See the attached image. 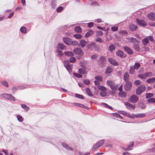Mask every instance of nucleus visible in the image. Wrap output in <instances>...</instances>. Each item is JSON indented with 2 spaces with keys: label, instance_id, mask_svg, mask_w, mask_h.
I'll return each mask as SVG.
<instances>
[{
  "label": "nucleus",
  "instance_id": "dca6fc26",
  "mask_svg": "<svg viewBox=\"0 0 155 155\" xmlns=\"http://www.w3.org/2000/svg\"><path fill=\"white\" fill-rule=\"evenodd\" d=\"M124 48L126 51L129 54H133L132 50L129 47L126 46L124 47Z\"/></svg>",
  "mask_w": 155,
  "mask_h": 155
},
{
  "label": "nucleus",
  "instance_id": "412c9836",
  "mask_svg": "<svg viewBox=\"0 0 155 155\" xmlns=\"http://www.w3.org/2000/svg\"><path fill=\"white\" fill-rule=\"evenodd\" d=\"M137 27L134 24H131L129 26L130 29L131 31H134L137 28Z\"/></svg>",
  "mask_w": 155,
  "mask_h": 155
},
{
  "label": "nucleus",
  "instance_id": "de8ad7c7",
  "mask_svg": "<svg viewBox=\"0 0 155 155\" xmlns=\"http://www.w3.org/2000/svg\"><path fill=\"white\" fill-rule=\"evenodd\" d=\"M76 61V58L74 57H71L70 59V61L71 63H74Z\"/></svg>",
  "mask_w": 155,
  "mask_h": 155
},
{
  "label": "nucleus",
  "instance_id": "a878e982",
  "mask_svg": "<svg viewBox=\"0 0 155 155\" xmlns=\"http://www.w3.org/2000/svg\"><path fill=\"white\" fill-rule=\"evenodd\" d=\"M119 95L121 97H125L127 96V93L125 92L122 91L119 92Z\"/></svg>",
  "mask_w": 155,
  "mask_h": 155
},
{
  "label": "nucleus",
  "instance_id": "bb28decb",
  "mask_svg": "<svg viewBox=\"0 0 155 155\" xmlns=\"http://www.w3.org/2000/svg\"><path fill=\"white\" fill-rule=\"evenodd\" d=\"M62 145L63 146L66 148V149L69 150H73V148L71 147H70L66 143H62Z\"/></svg>",
  "mask_w": 155,
  "mask_h": 155
},
{
  "label": "nucleus",
  "instance_id": "bf43d9fd",
  "mask_svg": "<svg viewBox=\"0 0 155 155\" xmlns=\"http://www.w3.org/2000/svg\"><path fill=\"white\" fill-rule=\"evenodd\" d=\"M148 101L150 103H155V99L154 98H150L148 100Z\"/></svg>",
  "mask_w": 155,
  "mask_h": 155
},
{
  "label": "nucleus",
  "instance_id": "473e14b6",
  "mask_svg": "<svg viewBox=\"0 0 155 155\" xmlns=\"http://www.w3.org/2000/svg\"><path fill=\"white\" fill-rule=\"evenodd\" d=\"M78 72L81 74H84L87 73L86 71L82 68H80L78 69Z\"/></svg>",
  "mask_w": 155,
  "mask_h": 155
},
{
  "label": "nucleus",
  "instance_id": "c85d7f7f",
  "mask_svg": "<svg viewBox=\"0 0 155 155\" xmlns=\"http://www.w3.org/2000/svg\"><path fill=\"white\" fill-rule=\"evenodd\" d=\"M64 53L65 55L68 56H72L74 55V54L72 51H68V52H65Z\"/></svg>",
  "mask_w": 155,
  "mask_h": 155
},
{
  "label": "nucleus",
  "instance_id": "423d86ee",
  "mask_svg": "<svg viewBox=\"0 0 155 155\" xmlns=\"http://www.w3.org/2000/svg\"><path fill=\"white\" fill-rule=\"evenodd\" d=\"M132 87V84L130 81H127L124 85V89L125 90L128 91H130Z\"/></svg>",
  "mask_w": 155,
  "mask_h": 155
},
{
  "label": "nucleus",
  "instance_id": "864d4df0",
  "mask_svg": "<svg viewBox=\"0 0 155 155\" xmlns=\"http://www.w3.org/2000/svg\"><path fill=\"white\" fill-rule=\"evenodd\" d=\"M103 35V32L102 31H98L96 32V35L97 36H101Z\"/></svg>",
  "mask_w": 155,
  "mask_h": 155
},
{
  "label": "nucleus",
  "instance_id": "052dcab7",
  "mask_svg": "<svg viewBox=\"0 0 155 155\" xmlns=\"http://www.w3.org/2000/svg\"><path fill=\"white\" fill-rule=\"evenodd\" d=\"M17 118L18 120L20 122H22L23 120L22 117L20 115H18L17 116Z\"/></svg>",
  "mask_w": 155,
  "mask_h": 155
},
{
  "label": "nucleus",
  "instance_id": "2eb2a0df",
  "mask_svg": "<svg viewBox=\"0 0 155 155\" xmlns=\"http://www.w3.org/2000/svg\"><path fill=\"white\" fill-rule=\"evenodd\" d=\"M87 43V42L84 39H81L80 41V44L81 47L84 48L85 46Z\"/></svg>",
  "mask_w": 155,
  "mask_h": 155
},
{
  "label": "nucleus",
  "instance_id": "09e8293b",
  "mask_svg": "<svg viewBox=\"0 0 155 155\" xmlns=\"http://www.w3.org/2000/svg\"><path fill=\"white\" fill-rule=\"evenodd\" d=\"M95 79L101 81H102L103 80L102 77L101 76H96L95 77Z\"/></svg>",
  "mask_w": 155,
  "mask_h": 155
},
{
  "label": "nucleus",
  "instance_id": "a19ab883",
  "mask_svg": "<svg viewBox=\"0 0 155 155\" xmlns=\"http://www.w3.org/2000/svg\"><path fill=\"white\" fill-rule=\"evenodd\" d=\"M101 105H104V107H107L109 109L111 110L113 109V108L109 106L108 104H107L105 103H102L101 104Z\"/></svg>",
  "mask_w": 155,
  "mask_h": 155
},
{
  "label": "nucleus",
  "instance_id": "f8f14e48",
  "mask_svg": "<svg viewBox=\"0 0 155 155\" xmlns=\"http://www.w3.org/2000/svg\"><path fill=\"white\" fill-rule=\"evenodd\" d=\"M109 62L112 65L114 66L118 65V63L114 59L112 58H109L108 59Z\"/></svg>",
  "mask_w": 155,
  "mask_h": 155
},
{
  "label": "nucleus",
  "instance_id": "4468645a",
  "mask_svg": "<svg viewBox=\"0 0 155 155\" xmlns=\"http://www.w3.org/2000/svg\"><path fill=\"white\" fill-rule=\"evenodd\" d=\"M74 51L75 53L78 55H82L83 54V52L82 49L79 48H77L74 49Z\"/></svg>",
  "mask_w": 155,
  "mask_h": 155
},
{
  "label": "nucleus",
  "instance_id": "39448f33",
  "mask_svg": "<svg viewBox=\"0 0 155 155\" xmlns=\"http://www.w3.org/2000/svg\"><path fill=\"white\" fill-rule=\"evenodd\" d=\"M64 65L67 70L69 72H71L72 70V65L70 64V63L68 61L66 60L64 61Z\"/></svg>",
  "mask_w": 155,
  "mask_h": 155
},
{
  "label": "nucleus",
  "instance_id": "f3484780",
  "mask_svg": "<svg viewBox=\"0 0 155 155\" xmlns=\"http://www.w3.org/2000/svg\"><path fill=\"white\" fill-rule=\"evenodd\" d=\"M57 49L60 48L61 49H64L66 48L65 46L63 44L60 43H58L57 45Z\"/></svg>",
  "mask_w": 155,
  "mask_h": 155
},
{
  "label": "nucleus",
  "instance_id": "0eeeda50",
  "mask_svg": "<svg viewBox=\"0 0 155 155\" xmlns=\"http://www.w3.org/2000/svg\"><path fill=\"white\" fill-rule=\"evenodd\" d=\"M138 100V97L134 94L132 95L130 97V101L132 103H135Z\"/></svg>",
  "mask_w": 155,
  "mask_h": 155
},
{
  "label": "nucleus",
  "instance_id": "680f3d73",
  "mask_svg": "<svg viewBox=\"0 0 155 155\" xmlns=\"http://www.w3.org/2000/svg\"><path fill=\"white\" fill-rule=\"evenodd\" d=\"M78 42L76 41H71V45H78Z\"/></svg>",
  "mask_w": 155,
  "mask_h": 155
},
{
  "label": "nucleus",
  "instance_id": "5fc2aeb1",
  "mask_svg": "<svg viewBox=\"0 0 155 155\" xmlns=\"http://www.w3.org/2000/svg\"><path fill=\"white\" fill-rule=\"evenodd\" d=\"M135 69L132 66L131 67L130 70L129 72L130 74H133L135 70Z\"/></svg>",
  "mask_w": 155,
  "mask_h": 155
},
{
  "label": "nucleus",
  "instance_id": "4be33fe9",
  "mask_svg": "<svg viewBox=\"0 0 155 155\" xmlns=\"http://www.w3.org/2000/svg\"><path fill=\"white\" fill-rule=\"evenodd\" d=\"M94 33V31L92 30H89L88 32H87L85 35V37H88L90 36L91 35H92Z\"/></svg>",
  "mask_w": 155,
  "mask_h": 155
},
{
  "label": "nucleus",
  "instance_id": "13d9d810",
  "mask_svg": "<svg viewBox=\"0 0 155 155\" xmlns=\"http://www.w3.org/2000/svg\"><path fill=\"white\" fill-rule=\"evenodd\" d=\"M141 81L139 80H136L135 81L134 84L136 85L140 84H141Z\"/></svg>",
  "mask_w": 155,
  "mask_h": 155
},
{
  "label": "nucleus",
  "instance_id": "0e129e2a",
  "mask_svg": "<svg viewBox=\"0 0 155 155\" xmlns=\"http://www.w3.org/2000/svg\"><path fill=\"white\" fill-rule=\"evenodd\" d=\"M63 9V8L62 7H60L57 8L56 9V11L58 12H60L61 11H62Z\"/></svg>",
  "mask_w": 155,
  "mask_h": 155
},
{
  "label": "nucleus",
  "instance_id": "3c124183",
  "mask_svg": "<svg viewBox=\"0 0 155 155\" xmlns=\"http://www.w3.org/2000/svg\"><path fill=\"white\" fill-rule=\"evenodd\" d=\"M104 142V140H101L100 141L97 142L98 144V146L100 147L101 145H102Z\"/></svg>",
  "mask_w": 155,
  "mask_h": 155
},
{
  "label": "nucleus",
  "instance_id": "7ed1b4c3",
  "mask_svg": "<svg viewBox=\"0 0 155 155\" xmlns=\"http://www.w3.org/2000/svg\"><path fill=\"white\" fill-rule=\"evenodd\" d=\"M153 76V74L151 72H148L143 74H139L138 77L141 79H144L148 77H151Z\"/></svg>",
  "mask_w": 155,
  "mask_h": 155
},
{
  "label": "nucleus",
  "instance_id": "9d476101",
  "mask_svg": "<svg viewBox=\"0 0 155 155\" xmlns=\"http://www.w3.org/2000/svg\"><path fill=\"white\" fill-rule=\"evenodd\" d=\"M124 104L126 107L128 109H132L134 110L135 108V105H133L128 102H124Z\"/></svg>",
  "mask_w": 155,
  "mask_h": 155
},
{
  "label": "nucleus",
  "instance_id": "774afa93",
  "mask_svg": "<svg viewBox=\"0 0 155 155\" xmlns=\"http://www.w3.org/2000/svg\"><path fill=\"white\" fill-rule=\"evenodd\" d=\"M84 82L86 84H88L90 83V81L88 80L84 79Z\"/></svg>",
  "mask_w": 155,
  "mask_h": 155
},
{
  "label": "nucleus",
  "instance_id": "c03bdc74",
  "mask_svg": "<svg viewBox=\"0 0 155 155\" xmlns=\"http://www.w3.org/2000/svg\"><path fill=\"white\" fill-rule=\"evenodd\" d=\"M1 83L3 85L6 87H8V85L7 82L5 81H2L1 82Z\"/></svg>",
  "mask_w": 155,
  "mask_h": 155
},
{
  "label": "nucleus",
  "instance_id": "9b49d317",
  "mask_svg": "<svg viewBox=\"0 0 155 155\" xmlns=\"http://www.w3.org/2000/svg\"><path fill=\"white\" fill-rule=\"evenodd\" d=\"M147 17L149 19L152 21H155V14L151 12L147 14Z\"/></svg>",
  "mask_w": 155,
  "mask_h": 155
},
{
  "label": "nucleus",
  "instance_id": "cd10ccee",
  "mask_svg": "<svg viewBox=\"0 0 155 155\" xmlns=\"http://www.w3.org/2000/svg\"><path fill=\"white\" fill-rule=\"evenodd\" d=\"M74 105L77 106L79 107H84V108H86V109H88L89 108L88 107H86V106H85L84 105H83V104H81L75 103H74Z\"/></svg>",
  "mask_w": 155,
  "mask_h": 155
},
{
  "label": "nucleus",
  "instance_id": "79ce46f5",
  "mask_svg": "<svg viewBox=\"0 0 155 155\" xmlns=\"http://www.w3.org/2000/svg\"><path fill=\"white\" fill-rule=\"evenodd\" d=\"M21 106L23 108H24L26 110H28L29 109V107L25 104H22Z\"/></svg>",
  "mask_w": 155,
  "mask_h": 155
},
{
  "label": "nucleus",
  "instance_id": "20e7f679",
  "mask_svg": "<svg viewBox=\"0 0 155 155\" xmlns=\"http://www.w3.org/2000/svg\"><path fill=\"white\" fill-rule=\"evenodd\" d=\"M2 96L3 97L7 98L8 100L13 101H15V98L12 95L9 94H2Z\"/></svg>",
  "mask_w": 155,
  "mask_h": 155
},
{
  "label": "nucleus",
  "instance_id": "2f4dec72",
  "mask_svg": "<svg viewBox=\"0 0 155 155\" xmlns=\"http://www.w3.org/2000/svg\"><path fill=\"white\" fill-rule=\"evenodd\" d=\"M98 88L101 90V91H106L107 90V88L103 86H98Z\"/></svg>",
  "mask_w": 155,
  "mask_h": 155
},
{
  "label": "nucleus",
  "instance_id": "f257e3e1",
  "mask_svg": "<svg viewBox=\"0 0 155 155\" xmlns=\"http://www.w3.org/2000/svg\"><path fill=\"white\" fill-rule=\"evenodd\" d=\"M107 84L111 89L114 90H116L118 86V85L115 84L113 82L111 81H107Z\"/></svg>",
  "mask_w": 155,
  "mask_h": 155
},
{
  "label": "nucleus",
  "instance_id": "aec40b11",
  "mask_svg": "<svg viewBox=\"0 0 155 155\" xmlns=\"http://www.w3.org/2000/svg\"><path fill=\"white\" fill-rule=\"evenodd\" d=\"M86 92L87 94L90 96H92L93 94L89 88H87L86 90Z\"/></svg>",
  "mask_w": 155,
  "mask_h": 155
},
{
  "label": "nucleus",
  "instance_id": "ddd939ff",
  "mask_svg": "<svg viewBox=\"0 0 155 155\" xmlns=\"http://www.w3.org/2000/svg\"><path fill=\"white\" fill-rule=\"evenodd\" d=\"M136 21L137 23L140 25L144 26H145L147 25V24L144 20H140L138 19H137Z\"/></svg>",
  "mask_w": 155,
  "mask_h": 155
},
{
  "label": "nucleus",
  "instance_id": "1a4fd4ad",
  "mask_svg": "<svg viewBox=\"0 0 155 155\" xmlns=\"http://www.w3.org/2000/svg\"><path fill=\"white\" fill-rule=\"evenodd\" d=\"M64 42L67 45H70L71 43V39L68 37H64L63 38Z\"/></svg>",
  "mask_w": 155,
  "mask_h": 155
},
{
  "label": "nucleus",
  "instance_id": "a211bd4d",
  "mask_svg": "<svg viewBox=\"0 0 155 155\" xmlns=\"http://www.w3.org/2000/svg\"><path fill=\"white\" fill-rule=\"evenodd\" d=\"M134 145V143L133 142H131L130 145H129L127 147H125L124 149L125 150H130L132 149L131 148V147H133Z\"/></svg>",
  "mask_w": 155,
  "mask_h": 155
},
{
  "label": "nucleus",
  "instance_id": "393cba45",
  "mask_svg": "<svg viewBox=\"0 0 155 155\" xmlns=\"http://www.w3.org/2000/svg\"><path fill=\"white\" fill-rule=\"evenodd\" d=\"M155 81V78L153 77L147 79L146 82L148 84L152 83L154 82Z\"/></svg>",
  "mask_w": 155,
  "mask_h": 155
},
{
  "label": "nucleus",
  "instance_id": "603ef678",
  "mask_svg": "<svg viewBox=\"0 0 155 155\" xmlns=\"http://www.w3.org/2000/svg\"><path fill=\"white\" fill-rule=\"evenodd\" d=\"M73 75L74 76L78 78H81L82 76L81 74L77 73H74Z\"/></svg>",
  "mask_w": 155,
  "mask_h": 155
},
{
  "label": "nucleus",
  "instance_id": "6ab92c4d",
  "mask_svg": "<svg viewBox=\"0 0 155 155\" xmlns=\"http://www.w3.org/2000/svg\"><path fill=\"white\" fill-rule=\"evenodd\" d=\"M134 145V143L133 142H131L130 145H129L127 147H125L124 149L125 150H130L132 149L131 148V147H133Z\"/></svg>",
  "mask_w": 155,
  "mask_h": 155
},
{
  "label": "nucleus",
  "instance_id": "6e6d98bb",
  "mask_svg": "<svg viewBox=\"0 0 155 155\" xmlns=\"http://www.w3.org/2000/svg\"><path fill=\"white\" fill-rule=\"evenodd\" d=\"M56 51L58 53V54L59 56H61L63 55V53L62 51L59 50L57 49L56 50Z\"/></svg>",
  "mask_w": 155,
  "mask_h": 155
},
{
  "label": "nucleus",
  "instance_id": "58836bf2",
  "mask_svg": "<svg viewBox=\"0 0 155 155\" xmlns=\"http://www.w3.org/2000/svg\"><path fill=\"white\" fill-rule=\"evenodd\" d=\"M100 94L101 96L104 97L107 95V93L106 91H101L100 92Z\"/></svg>",
  "mask_w": 155,
  "mask_h": 155
},
{
  "label": "nucleus",
  "instance_id": "69168bd1",
  "mask_svg": "<svg viewBox=\"0 0 155 155\" xmlns=\"http://www.w3.org/2000/svg\"><path fill=\"white\" fill-rule=\"evenodd\" d=\"M119 33L122 35L124 34H127V32L124 30H121L119 31Z\"/></svg>",
  "mask_w": 155,
  "mask_h": 155
},
{
  "label": "nucleus",
  "instance_id": "c756f323",
  "mask_svg": "<svg viewBox=\"0 0 155 155\" xmlns=\"http://www.w3.org/2000/svg\"><path fill=\"white\" fill-rule=\"evenodd\" d=\"M119 113L122 115H124L130 118V115L125 112L123 111H120L119 112Z\"/></svg>",
  "mask_w": 155,
  "mask_h": 155
},
{
  "label": "nucleus",
  "instance_id": "338daca9",
  "mask_svg": "<svg viewBox=\"0 0 155 155\" xmlns=\"http://www.w3.org/2000/svg\"><path fill=\"white\" fill-rule=\"evenodd\" d=\"M94 26V23L93 22H91L88 23V26L89 28H91Z\"/></svg>",
  "mask_w": 155,
  "mask_h": 155
},
{
  "label": "nucleus",
  "instance_id": "49530a36",
  "mask_svg": "<svg viewBox=\"0 0 155 155\" xmlns=\"http://www.w3.org/2000/svg\"><path fill=\"white\" fill-rule=\"evenodd\" d=\"M146 97L147 98L152 97L153 96V94L152 93H147L146 94Z\"/></svg>",
  "mask_w": 155,
  "mask_h": 155
},
{
  "label": "nucleus",
  "instance_id": "4d7b16f0",
  "mask_svg": "<svg viewBox=\"0 0 155 155\" xmlns=\"http://www.w3.org/2000/svg\"><path fill=\"white\" fill-rule=\"evenodd\" d=\"M98 144L97 143L94 146H93L92 148V150H95L96 149L99 148L100 147L98 146Z\"/></svg>",
  "mask_w": 155,
  "mask_h": 155
},
{
  "label": "nucleus",
  "instance_id": "6e6552de",
  "mask_svg": "<svg viewBox=\"0 0 155 155\" xmlns=\"http://www.w3.org/2000/svg\"><path fill=\"white\" fill-rule=\"evenodd\" d=\"M116 54L117 56H119L121 58H124L126 57V55L124 52L121 50H118L117 51Z\"/></svg>",
  "mask_w": 155,
  "mask_h": 155
},
{
  "label": "nucleus",
  "instance_id": "8fccbe9b",
  "mask_svg": "<svg viewBox=\"0 0 155 155\" xmlns=\"http://www.w3.org/2000/svg\"><path fill=\"white\" fill-rule=\"evenodd\" d=\"M134 47L135 49L137 51H139V45L138 44H135L134 45Z\"/></svg>",
  "mask_w": 155,
  "mask_h": 155
},
{
  "label": "nucleus",
  "instance_id": "c9c22d12",
  "mask_svg": "<svg viewBox=\"0 0 155 155\" xmlns=\"http://www.w3.org/2000/svg\"><path fill=\"white\" fill-rule=\"evenodd\" d=\"M146 114L144 113L137 114V118H142L145 116Z\"/></svg>",
  "mask_w": 155,
  "mask_h": 155
},
{
  "label": "nucleus",
  "instance_id": "f704fd0d",
  "mask_svg": "<svg viewBox=\"0 0 155 155\" xmlns=\"http://www.w3.org/2000/svg\"><path fill=\"white\" fill-rule=\"evenodd\" d=\"M140 64L139 63H136L132 67L134 68L135 70H137L140 67Z\"/></svg>",
  "mask_w": 155,
  "mask_h": 155
},
{
  "label": "nucleus",
  "instance_id": "5701e85b",
  "mask_svg": "<svg viewBox=\"0 0 155 155\" xmlns=\"http://www.w3.org/2000/svg\"><path fill=\"white\" fill-rule=\"evenodd\" d=\"M95 46V44L94 43H92L88 45L87 46V47L88 48L91 50H93V48H94Z\"/></svg>",
  "mask_w": 155,
  "mask_h": 155
},
{
  "label": "nucleus",
  "instance_id": "ea45409f",
  "mask_svg": "<svg viewBox=\"0 0 155 155\" xmlns=\"http://www.w3.org/2000/svg\"><path fill=\"white\" fill-rule=\"evenodd\" d=\"M142 42L144 45H147L149 42L148 38L147 37L142 40Z\"/></svg>",
  "mask_w": 155,
  "mask_h": 155
},
{
  "label": "nucleus",
  "instance_id": "a18cd8bd",
  "mask_svg": "<svg viewBox=\"0 0 155 155\" xmlns=\"http://www.w3.org/2000/svg\"><path fill=\"white\" fill-rule=\"evenodd\" d=\"M75 96L77 98H79L81 99H83L84 98V96L80 94H75Z\"/></svg>",
  "mask_w": 155,
  "mask_h": 155
},
{
  "label": "nucleus",
  "instance_id": "4c0bfd02",
  "mask_svg": "<svg viewBox=\"0 0 155 155\" xmlns=\"http://www.w3.org/2000/svg\"><path fill=\"white\" fill-rule=\"evenodd\" d=\"M113 70V69L111 67H109L107 68L106 71V74H109L111 72H112V71Z\"/></svg>",
  "mask_w": 155,
  "mask_h": 155
},
{
  "label": "nucleus",
  "instance_id": "e433bc0d",
  "mask_svg": "<svg viewBox=\"0 0 155 155\" xmlns=\"http://www.w3.org/2000/svg\"><path fill=\"white\" fill-rule=\"evenodd\" d=\"M20 30L21 33H26L27 32V29L24 27H21L20 29Z\"/></svg>",
  "mask_w": 155,
  "mask_h": 155
},
{
  "label": "nucleus",
  "instance_id": "37998d69",
  "mask_svg": "<svg viewBox=\"0 0 155 155\" xmlns=\"http://www.w3.org/2000/svg\"><path fill=\"white\" fill-rule=\"evenodd\" d=\"M74 36L77 39H81L82 37V36L80 34H75L74 35Z\"/></svg>",
  "mask_w": 155,
  "mask_h": 155
},
{
  "label": "nucleus",
  "instance_id": "f03ea898",
  "mask_svg": "<svg viewBox=\"0 0 155 155\" xmlns=\"http://www.w3.org/2000/svg\"><path fill=\"white\" fill-rule=\"evenodd\" d=\"M146 89V87L145 85H141L139 86L136 89V93L137 94L139 95L141 93L144 92Z\"/></svg>",
  "mask_w": 155,
  "mask_h": 155
},
{
  "label": "nucleus",
  "instance_id": "72a5a7b5",
  "mask_svg": "<svg viewBox=\"0 0 155 155\" xmlns=\"http://www.w3.org/2000/svg\"><path fill=\"white\" fill-rule=\"evenodd\" d=\"M115 48V46L113 44L110 45L109 47V50L110 51H113Z\"/></svg>",
  "mask_w": 155,
  "mask_h": 155
},
{
  "label": "nucleus",
  "instance_id": "e2e57ef3",
  "mask_svg": "<svg viewBox=\"0 0 155 155\" xmlns=\"http://www.w3.org/2000/svg\"><path fill=\"white\" fill-rule=\"evenodd\" d=\"M118 27H113L111 28V30L113 31H116L118 30Z\"/></svg>",
  "mask_w": 155,
  "mask_h": 155
},
{
  "label": "nucleus",
  "instance_id": "b1692460",
  "mask_svg": "<svg viewBox=\"0 0 155 155\" xmlns=\"http://www.w3.org/2000/svg\"><path fill=\"white\" fill-rule=\"evenodd\" d=\"M129 78V75L128 74V73L125 72L124 74V80L126 82H127V81H128Z\"/></svg>",
  "mask_w": 155,
  "mask_h": 155
},
{
  "label": "nucleus",
  "instance_id": "7c9ffc66",
  "mask_svg": "<svg viewBox=\"0 0 155 155\" xmlns=\"http://www.w3.org/2000/svg\"><path fill=\"white\" fill-rule=\"evenodd\" d=\"M75 31L77 33H81L82 31V29L79 26H77L74 28Z\"/></svg>",
  "mask_w": 155,
  "mask_h": 155
}]
</instances>
